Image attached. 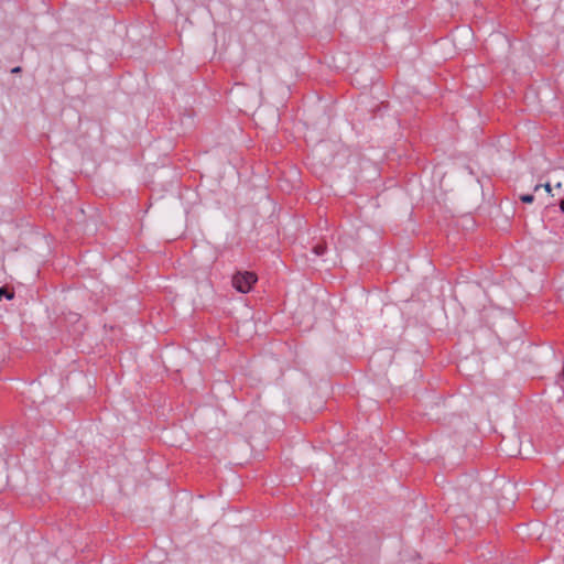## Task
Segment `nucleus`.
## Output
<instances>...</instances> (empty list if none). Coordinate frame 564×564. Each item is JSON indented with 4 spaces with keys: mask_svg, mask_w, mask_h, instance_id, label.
<instances>
[{
    "mask_svg": "<svg viewBox=\"0 0 564 564\" xmlns=\"http://www.w3.org/2000/svg\"><path fill=\"white\" fill-rule=\"evenodd\" d=\"M521 202L525 204H531L534 200V196L531 194H525L520 196Z\"/></svg>",
    "mask_w": 564,
    "mask_h": 564,
    "instance_id": "3",
    "label": "nucleus"
},
{
    "mask_svg": "<svg viewBox=\"0 0 564 564\" xmlns=\"http://www.w3.org/2000/svg\"><path fill=\"white\" fill-rule=\"evenodd\" d=\"M541 186L542 185H540V184L535 185L534 191H539Z\"/></svg>",
    "mask_w": 564,
    "mask_h": 564,
    "instance_id": "7",
    "label": "nucleus"
},
{
    "mask_svg": "<svg viewBox=\"0 0 564 564\" xmlns=\"http://www.w3.org/2000/svg\"><path fill=\"white\" fill-rule=\"evenodd\" d=\"M21 70H22L21 67L17 66L11 72L15 74V73H20Z\"/></svg>",
    "mask_w": 564,
    "mask_h": 564,
    "instance_id": "4",
    "label": "nucleus"
},
{
    "mask_svg": "<svg viewBox=\"0 0 564 564\" xmlns=\"http://www.w3.org/2000/svg\"><path fill=\"white\" fill-rule=\"evenodd\" d=\"M543 186H544V188H545V191H546V192H549V193L551 192V185H550L549 183H546V184H545V185H543Z\"/></svg>",
    "mask_w": 564,
    "mask_h": 564,
    "instance_id": "5",
    "label": "nucleus"
},
{
    "mask_svg": "<svg viewBox=\"0 0 564 564\" xmlns=\"http://www.w3.org/2000/svg\"><path fill=\"white\" fill-rule=\"evenodd\" d=\"M258 281L256 273L250 271L237 272L232 276V285L240 293L251 291L253 284Z\"/></svg>",
    "mask_w": 564,
    "mask_h": 564,
    "instance_id": "1",
    "label": "nucleus"
},
{
    "mask_svg": "<svg viewBox=\"0 0 564 564\" xmlns=\"http://www.w3.org/2000/svg\"><path fill=\"white\" fill-rule=\"evenodd\" d=\"M313 251L316 256H323L326 252V246L318 243L313 248Z\"/></svg>",
    "mask_w": 564,
    "mask_h": 564,
    "instance_id": "2",
    "label": "nucleus"
},
{
    "mask_svg": "<svg viewBox=\"0 0 564 564\" xmlns=\"http://www.w3.org/2000/svg\"><path fill=\"white\" fill-rule=\"evenodd\" d=\"M560 208L564 213V198L560 203Z\"/></svg>",
    "mask_w": 564,
    "mask_h": 564,
    "instance_id": "6",
    "label": "nucleus"
}]
</instances>
